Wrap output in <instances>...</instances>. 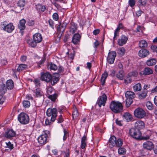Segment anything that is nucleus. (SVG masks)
Here are the masks:
<instances>
[{"instance_id":"4be33fe9","label":"nucleus","mask_w":157,"mask_h":157,"mask_svg":"<svg viewBox=\"0 0 157 157\" xmlns=\"http://www.w3.org/2000/svg\"><path fill=\"white\" fill-rule=\"evenodd\" d=\"M6 87L8 90L12 89L14 87L13 81L11 79L8 80L6 83Z\"/></svg>"},{"instance_id":"4c0bfd02","label":"nucleus","mask_w":157,"mask_h":157,"mask_svg":"<svg viewBox=\"0 0 157 157\" xmlns=\"http://www.w3.org/2000/svg\"><path fill=\"white\" fill-rule=\"evenodd\" d=\"M123 71L122 70H120L117 75V77L120 80H122L124 76Z\"/></svg>"},{"instance_id":"680f3d73","label":"nucleus","mask_w":157,"mask_h":157,"mask_svg":"<svg viewBox=\"0 0 157 157\" xmlns=\"http://www.w3.org/2000/svg\"><path fill=\"white\" fill-rule=\"evenodd\" d=\"M63 121V118L61 115H60L58 119V123H61Z\"/></svg>"},{"instance_id":"e433bc0d","label":"nucleus","mask_w":157,"mask_h":157,"mask_svg":"<svg viewBox=\"0 0 157 157\" xmlns=\"http://www.w3.org/2000/svg\"><path fill=\"white\" fill-rule=\"evenodd\" d=\"M59 80V79L58 77L55 76L52 77V79L50 81L51 84L52 85H54L57 83Z\"/></svg>"},{"instance_id":"dca6fc26","label":"nucleus","mask_w":157,"mask_h":157,"mask_svg":"<svg viewBox=\"0 0 157 157\" xmlns=\"http://www.w3.org/2000/svg\"><path fill=\"white\" fill-rule=\"evenodd\" d=\"M116 138L114 136H111L109 141V145L111 148H113L116 145Z\"/></svg>"},{"instance_id":"f704fd0d","label":"nucleus","mask_w":157,"mask_h":157,"mask_svg":"<svg viewBox=\"0 0 157 157\" xmlns=\"http://www.w3.org/2000/svg\"><path fill=\"white\" fill-rule=\"evenodd\" d=\"M27 68V66L25 64H20L18 66L17 70L20 72L23 70L26 69Z\"/></svg>"},{"instance_id":"1a4fd4ad","label":"nucleus","mask_w":157,"mask_h":157,"mask_svg":"<svg viewBox=\"0 0 157 157\" xmlns=\"http://www.w3.org/2000/svg\"><path fill=\"white\" fill-rule=\"evenodd\" d=\"M47 137L48 135L46 134L40 135L37 139L38 143L41 145L44 144L47 142Z\"/></svg>"},{"instance_id":"052dcab7","label":"nucleus","mask_w":157,"mask_h":157,"mask_svg":"<svg viewBox=\"0 0 157 157\" xmlns=\"http://www.w3.org/2000/svg\"><path fill=\"white\" fill-rule=\"evenodd\" d=\"M27 24L29 26H33L34 24V21L33 20H29Z\"/></svg>"},{"instance_id":"7c9ffc66","label":"nucleus","mask_w":157,"mask_h":157,"mask_svg":"<svg viewBox=\"0 0 157 157\" xmlns=\"http://www.w3.org/2000/svg\"><path fill=\"white\" fill-rule=\"evenodd\" d=\"M147 91L146 90H143L141 93L139 94V98L140 99H143L145 98L147 96Z\"/></svg>"},{"instance_id":"9b49d317","label":"nucleus","mask_w":157,"mask_h":157,"mask_svg":"<svg viewBox=\"0 0 157 157\" xmlns=\"http://www.w3.org/2000/svg\"><path fill=\"white\" fill-rule=\"evenodd\" d=\"M41 79L46 82H49L52 79V76L48 73H46L42 74L41 76Z\"/></svg>"},{"instance_id":"a18cd8bd","label":"nucleus","mask_w":157,"mask_h":157,"mask_svg":"<svg viewBox=\"0 0 157 157\" xmlns=\"http://www.w3.org/2000/svg\"><path fill=\"white\" fill-rule=\"evenodd\" d=\"M123 144V142L121 139H118L117 142L116 141V145L117 147L121 146Z\"/></svg>"},{"instance_id":"5701e85b","label":"nucleus","mask_w":157,"mask_h":157,"mask_svg":"<svg viewBox=\"0 0 157 157\" xmlns=\"http://www.w3.org/2000/svg\"><path fill=\"white\" fill-rule=\"evenodd\" d=\"M25 20L24 19L21 20L18 25V27L20 30H23L25 29Z\"/></svg>"},{"instance_id":"8fccbe9b","label":"nucleus","mask_w":157,"mask_h":157,"mask_svg":"<svg viewBox=\"0 0 157 157\" xmlns=\"http://www.w3.org/2000/svg\"><path fill=\"white\" fill-rule=\"evenodd\" d=\"M53 90L54 89H53L52 87H48L47 88V92L48 94L49 95L52 93Z\"/></svg>"},{"instance_id":"58836bf2","label":"nucleus","mask_w":157,"mask_h":157,"mask_svg":"<svg viewBox=\"0 0 157 157\" xmlns=\"http://www.w3.org/2000/svg\"><path fill=\"white\" fill-rule=\"evenodd\" d=\"M34 92L35 93L36 96L37 97H40L42 95V92L39 89H36Z\"/></svg>"},{"instance_id":"a19ab883","label":"nucleus","mask_w":157,"mask_h":157,"mask_svg":"<svg viewBox=\"0 0 157 157\" xmlns=\"http://www.w3.org/2000/svg\"><path fill=\"white\" fill-rule=\"evenodd\" d=\"M57 97V94H54L52 95H49L48 98L52 101H55Z\"/></svg>"},{"instance_id":"0eeeda50","label":"nucleus","mask_w":157,"mask_h":157,"mask_svg":"<svg viewBox=\"0 0 157 157\" xmlns=\"http://www.w3.org/2000/svg\"><path fill=\"white\" fill-rule=\"evenodd\" d=\"M107 99L106 95L104 93L101 96H100L96 102V104L101 107V105L104 106L105 105Z\"/></svg>"},{"instance_id":"3c124183","label":"nucleus","mask_w":157,"mask_h":157,"mask_svg":"<svg viewBox=\"0 0 157 157\" xmlns=\"http://www.w3.org/2000/svg\"><path fill=\"white\" fill-rule=\"evenodd\" d=\"M118 53L121 55H123L125 52V49L124 48H121L118 49Z\"/></svg>"},{"instance_id":"cd10ccee","label":"nucleus","mask_w":157,"mask_h":157,"mask_svg":"<svg viewBox=\"0 0 157 157\" xmlns=\"http://www.w3.org/2000/svg\"><path fill=\"white\" fill-rule=\"evenodd\" d=\"M133 89L135 92L140 91L142 89L141 84L139 83L136 84L133 86Z\"/></svg>"},{"instance_id":"a211bd4d","label":"nucleus","mask_w":157,"mask_h":157,"mask_svg":"<svg viewBox=\"0 0 157 157\" xmlns=\"http://www.w3.org/2000/svg\"><path fill=\"white\" fill-rule=\"evenodd\" d=\"M33 37V40L37 43L41 42L42 39L41 35L39 33H36L34 34Z\"/></svg>"},{"instance_id":"ea45409f","label":"nucleus","mask_w":157,"mask_h":157,"mask_svg":"<svg viewBox=\"0 0 157 157\" xmlns=\"http://www.w3.org/2000/svg\"><path fill=\"white\" fill-rule=\"evenodd\" d=\"M146 105L149 110H152L153 109V104L149 101H148L147 102Z\"/></svg>"},{"instance_id":"2f4dec72","label":"nucleus","mask_w":157,"mask_h":157,"mask_svg":"<svg viewBox=\"0 0 157 157\" xmlns=\"http://www.w3.org/2000/svg\"><path fill=\"white\" fill-rule=\"evenodd\" d=\"M70 29V32L72 33H74L76 31L77 29L76 25L74 23H71Z\"/></svg>"},{"instance_id":"f8f14e48","label":"nucleus","mask_w":157,"mask_h":157,"mask_svg":"<svg viewBox=\"0 0 157 157\" xmlns=\"http://www.w3.org/2000/svg\"><path fill=\"white\" fill-rule=\"evenodd\" d=\"M143 147L147 150H151L154 148V144L151 141H146L143 144Z\"/></svg>"},{"instance_id":"e2e57ef3","label":"nucleus","mask_w":157,"mask_h":157,"mask_svg":"<svg viewBox=\"0 0 157 157\" xmlns=\"http://www.w3.org/2000/svg\"><path fill=\"white\" fill-rule=\"evenodd\" d=\"M129 75L134 77H136L137 75V73L136 71L132 72L129 74Z\"/></svg>"},{"instance_id":"49530a36","label":"nucleus","mask_w":157,"mask_h":157,"mask_svg":"<svg viewBox=\"0 0 157 157\" xmlns=\"http://www.w3.org/2000/svg\"><path fill=\"white\" fill-rule=\"evenodd\" d=\"M78 115V110L76 109H74L72 113V116L73 118H76Z\"/></svg>"},{"instance_id":"6e6d98bb","label":"nucleus","mask_w":157,"mask_h":157,"mask_svg":"<svg viewBox=\"0 0 157 157\" xmlns=\"http://www.w3.org/2000/svg\"><path fill=\"white\" fill-rule=\"evenodd\" d=\"M64 135L63 136V140L64 141L67 139L68 132L65 129L63 130Z\"/></svg>"},{"instance_id":"bb28decb","label":"nucleus","mask_w":157,"mask_h":157,"mask_svg":"<svg viewBox=\"0 0 157 157\" xmlns=\"http://www.w3.org/2000/svg\"><path fill=\"white\" fill-rule=\"evenodd\" d=\"M125 96L126 98L133 99L135 97V93L131 91H127L125 94Z\"/></svg>"},{"instance_id":"aec40b11","label":"nucleus","mask_w":157,"mask_h":157,"mask_svg":"<svg viewBox=\"0 0 157 157\" xmlns=\"http://www.w3.org/2000/svg\"><path fill=\"white\" fill-rule=\"evenodd\" d=\"M36 8L39 13L44 12L46 10V7L45 6L39 4L36 6Z\"/></svg>"},{"instance_id":"09e8293b","label":"nucleus","mask_w":157,"mask_h":157,"mask_svg":"<svg viewBox=\"0 0 157 157\" xmlns=\"http://www.w3.org/2000/svg\"><path fill=\"white\" fill-rule=\"evenodd\" d=\"M126 152L125 149L124 148H119L118 150V152L120 154H123Z\"/></svg>"},{"instance_id":"393cba45","label":"nucleus","mask_w":157,"mask_h":157,"mask_svg":"<svg viewBox=\"0 0 157 157\" xmlns=\"http://www.w3.org/2000/svg\"><path fill=\"white\" fill-rule=\"evenodd\" d=\"M122 27L123 26L122 24L121 23H119L114 32V36L113 37V39L114 40H116V37L118 36V33L119 32L120 30L122 28Z\"/></svg>"},{"instance_id":"f3484780","label":"nucleus","mask_w":157,"mask_h":157,"mask_svg":"<svg viewBox=\"0 0 157 157\" xmlns=\"http://www.w3.org/2000/svg\"><path fill=\"white\" fill-rule=\"evenodd\" d=\"M135 128L140 129L143 128L144 127V124L143 121H136L134 124Z\"/></svg>"},{"instance_id":"774afa93","label":"nucleus","mask_w":157,"mask_h":157,"mask_svg":"<svg viewBox=\"0 0 157 157\" xmlns=\"http://www.w3.org/2000/svg\"><path fill=\"white\" fill-rule=\"evenodd\" d=\"M151 91V93H157V86L152 89Z\"/></svg>"},{"instance_id":"de8ad7c7","label":"nucleus","mask_w":157,"mask_h":157,"mask_svg":"<svg viewBox=\"0 0 157 157\" xmlns=\"http://www.w3.org/2000/svg\"><path fill=\"white\" fill-rule=\"evenodd\" d=\"M50 68L51 70H56L57 69V66L55 64L51 63L50 64Z\"/></svg>"},{"instance_id":"412c9836","label":"nucleus","mask_w":157,"mask_h":157,"mask_svg":"<svg viewBox=\"0 0 157 157\" xmlns=\"http://www.w3.org/2000/svg\"><path fill=\"white\" fill-rule=\"evenodd\" d=\"M123 118L127 122L130 121L132 119V115L129 113L126 112L123 116Z\"/></svg>"},{"instance_id":"473e14b6","label":"nucleus","mask_w":157,"mask_h":157,"mask_svg":"<svg viewBox=\"0 0 157 157\" xmlns=\"http://www.w3.org/2000/svg\"><path fill=\"white\" fill-rule=\"evenodd\" d=\"M27 43L30 46L34 47L36 46L37 43L33 41L32 39H28L26 41Z\"/></svg>"},{"instance_id":"603ef678","label":"nucleus","mask_w":157,"mask_h":157,"mask_svg":"<svg viewBox=\"0 0 157 157\" xmlns=\"http://www.w3.org/2000/svg\"><path fill=\"white\" fill-rule=\"evenodd\" d=\"M128 3L129 6L132 7L135 5L136 2L135 0H128Z\"/></svg>"},{"instance_id":"bf43d9fd","label":"nucleus","mask_w":157,"mask_h":157,"mask_svg":"<svg viewBox=\"0 0 157 157\" xmlns=\"http://www.w3.org/2000/svg\"><path fill=\"white\" fill-rule=\"evenodd\" d=\"M132 80L130 77L127 78L126 79H124V82L126 84H128V83L131 82Z\"/></svg>"},{"instance_id":"5fc2aeb1","label":"nucleus","mask_w":157,"mask_h":157,"mask_svg":"<svg viewBox=\"0 0 157 157\" xmlns=\"http://www.w3.org/2000/svg\"><path fill=\"white\" fill-rule=\"evenodd\" d=\"M147 2V0H139L138 2L142 6H144Z\"/></svg>"},{"instance_id":"79ce46f5","label":"nucleus","mask_w":157,"mask_h":157,"mask_svg":"<svg viewBox=\"0 0 157 157\" xmlns=\"http://www.w3.org/2000/svg\"><path fill=\"white\" fill-rule=\"evenodd\" d=\"M125 101L126 105L127 107H128L132 102V99L128 98H126Z\"/></svg>"},{"instance_id":"c85d7f7f","label":"nucleus","mask_w":157,"mask_h":157,"mask_svg":"<svg viewBox=\"0 0 157 157\" xmlns=\"http://www.w3.org/2000/svg\"><path fill=\"white\" fill-rule=\"evenodd\" d=\"M108 76L107 73L105 72L103 74H102L101 79V85H103L105 82V80Z\"/></svg>"},{"instance_id":"c03bdc74","label":"nucleus","mask_w":157,"mask_h":157,"mask_svg":"<svg viewBox=\"0 0 157 157\" xmlns=\"http://www.w3.org/2000/svg\"><path fill=\"white\" fill-rule=\"evenodd\" d=\"M17 4L19 6L23 7L25 4V0H19Z\"/></svg>"},{"instance_id":"f03ea898","label":"nucleus","mask_w":157,"mask_h":157,"mask_svg":"<svg viewBox=\"0 0 157 157\" xmlns=\"http://www.w3.org/2000/svg\"><path fill=\"white\" fill-rule=\"evenodd\" d=\"M46 114L48 117H51V121L54 122L57 115V110L55 108H48L46 111Z\"/></svg>"},{"instance_id":"423d86ee","label":"nucleus","mask_w":157,"mask_h":157,"mask_svg":"<svg viewBox=\"0 0 157 157\" xmlns=\"http://www.w3.org/2000/svg\"><path fill=\"white\" fill-rule=\"evenodd\" d=\"M134 115L135 117L139 119H142L146 115L145 111L141 108H138L134 111Z\"/></svg>"},{"instance_id":"6ab92c4d","label":"nucleus","mask_w":157,"mask_h":157,"mask_svg":"<svg viewBox=\"0 0 157 157\" xmlns=\"http://www.w3.org/2000/svg\"><path fill=\"white\" fill-rule=\"evenodd\" d=\"M81 38V36L78 33L75 34L73 36L72 41L73 43L75 44H77Z\"/></svg>"},{"instance_id":"f257e3e1","label":"nucleus","mask_w":157,"mask_h":157,"mask_svg":"<svg viewBox=\"0 0 157 157\" xmlns=\"http://www.w3.org/2000/svg\"><path fill=\"white\" fill-rule=\"evenodd\" d=\"M109 107L111 111L115 113L121 112L122 111L123 108L121 103L115 101H112L111 102Z\"/></svg>"},{"instance_id":"2eb2a0df","label":"nucleus","mask_w":157,"mask_h":157,"mask_svg":"<svg viewBox=\"0 0 157 157\" xmlns=\"http://www.w3.org/2000/svg\"><path fill=\"white\" fill-rule=\"evenodd\" d=\"M16 135V133L12 129H10L6 132L5 136L8 138H10L14 137Z\"/></svg>"},{"instance_id":"72a5a7b5","label":"nucleus","mask_w":157,"mask_h":157,"mask_svg":"<svg viewBox=\"0 0 157 157\" xmlns=\"http://www.w3.org/2000/svg\"><path fill=\"white\" fill-rule=\"evenodd\" d=\"M139 46L140 48H145L147 47V44L146 41L142 40L139 41Z\"/></svg>"},{"instance_id":"4d7b16f0","label":"nucleus","mask_w":157,"mask_h":157,"mask_svg":"<svg viewBox=\"0 0 157 157\" xmlns=\"http://www.w3.org/2000/svg\"><path fill=\"white\" fill-rule=\"evenodd\" d=\"M53 19L55 21H57L59 19V16L58 14L56 13H54L53 15Z\"/></svg>"},{"instance_id":"9d476101","label":"nucleus","mask_w":157,"mask_h":157,"mask_svg":"<svg viewBox=\"0 0 157 157\" xmlns=\"http://www.w3.org/2000/svg\"><path fill=\"white\" fill-rule=\"evenodd\" d=\"M153 70L151 68L147 67L144 68V70L139 73L141 76L143 75H151L153 73Z\"/></svg>"},{"instance_id":"ddd939ff","label":"nucleus","mask_w":157,"mask_h":157,"mask_svg":"<svg viewBox=\"0 0 157 157\" xmlns=\"http://www.w3.org/2000/svg\"><path fill=\"white\" fill-rule=\"evenodd\" d=\"M128 40L127 36L124 35H122L121 38L118 40V44L119 45L122 46L126 43Z\"/></svg>"},{"instance_id":"4468645a","label":"nucleus","mask_w":157,"mask_h":157,"mask_svg":"<svg viewBox=\"0 0 157 157\" xmlns=\"http://www.w3.org/2000/svg\"><path fill=\"white\" fill-rule=\"evenodd\" d=\"M149 54V52L147 50L143 49L140 50L138 52V55L140 57L144 58L147 56Z\"/></svg>"},{"instance_id":"6e6552de","label":"nucleus","mask_w":157,"mask_h":157,"mask_svg":"<svg viewBox=\"0 0 157 157\" xmlns=\"http://www.w3.org/2000/svg\"><path fill=\"white\" fill-rule=\"evenodd\" d=\"M116 56V53L115 52H109L107 58V62L110 64H113L114 63Z\"/></svg>"},{"instance_id":"7ed1b4c3","label":"nucleus","mask_w":157,"mask_h":157,"mask_svg":"<svg viewBox=\"0 0 157 157\" xmlns=\"http://www.w3.org/2000/svg\"><path fill=\"white\" fill-rule=\"evenodd\" d=\"M129 133L132 137L137 140L141 139V133L139 129L135 128H131L129 130Z\"/></svg>"},{"instance_id":"a878e982","label":"nucleus","mask_w":157,"mask_h":157,"mask_svg":"<svg viewBox=\"0 0 157 157\" xmlns=\"http://www.w3.org/2000/svg\"><path fill=\"white\" fill-rule=\"evenodd\" d=\"M66 25L67 24L66 23H60L59 25L57 26L58 30L63 32L66 28Z\"/></svg>"},{"instance_id":"c9c22d12","label":"nucleus","mask_w":157,"mask_h":157,"mask_svg":"<svg viewBox=\"0 0 157 157\" xmlns=\"http://www.w3.org/2000/svg\"><path fill=\"white\" fill-rule=\"evenodd\" d=\"M6 89L4 84L0 85V94H3L6 93Z\"/></svg>"},{"instance_id":"39448f33","label":"nucleus","mask_w":157,"mask_h":157,"mask_svg":"<svg viewBox=\"0 0 157 157\" xmlns=\"http://www.w3.org/2000/svg\"><path fill=\"white\" fill-rule=\"evenodd\" d=\"M1 26L4 30L8 33H11L14 29V27L12 23L7 24L6 21L2 22Z\"/></svg>"},{"instance_id":"37998d69","label":"nucleus","mask_w":157,"mask_h":157,"mask_svg":"<svg viewBox=\"0 0 157 157\" xmlns=\"http://www.w3.org/2000/svg\"><path fill=\"white\" fill-rule=\"evenodd\" d=\"M30 102L28 101H24L23 102V105L25 108L29 107L30 106Z\"/></svg>"},{"instance_id":"0e129e2a","label":"nucleus","mask_w":157,"mask_h":157,"mask_svg":"<svg viewBox=\"0 0 157 157\" xmlns=\"http://www.w3.org/2000/svg\"><path fill=\"white\" fill-rule=\"evenodd\" d=\"M1 63L2 65H5L7 63V60L5 59H3L1 60Z\"/></svg>"},{"instance_id":"b1692460","label":"nucleus","mask_w":157,"mask_h":157,"mask_svg":"<svg viewBox=\"0 0 157 157\" xmlns=\"http://www.w3.org/2000/svg\"><path fill=\"white\" fill-rule=\"evenodd\" d=\"M86 137L84 135L81 140V147L82 149H84L86 146Z\"/></svg>"},{"instance_id":"864d4df0","label":"nucleus","mask_w":157,"mask_h":157,"mask_svg":"<svg viewBox=\"0 0 157 157\" xmlns=\"http://www.w3.org/2000/svg\"><path fill=\"white\" fill-rule=\"evenodd\" d=\"M6 147L11 150L13 148V145L10 142L6 143Z\"/></svg>"},{"instance_id":"338daca9","label":"nucleus","mask_w":157,"mask_h":157,"mask_svg":"<svg viewBox=\"0 0 157 157\" xmlns=\"http://www.w3.org/2000/svg\"><path fill=\"white\" fill-rule=\"evenodd\" d=\"M151 48V49L153 51V52H157V47L155 45H152Z\"/></svg>"},{"instance_id":"13d9d810","label":"nucleus","mask_w":157,"mask_h":157,"mask_svg":"<svg viewBox=\"0 0 157 157\" xmlns=\"http://www.w3.org/2000/svg\"><path fill=\"white\" fill-rule=\"evenodd\" d=\"M33 82L36 86H40V81L38 79H35Z\"/></svg>"},{"instance_id":"c756f323","label":"nucleus","mask_w":157,"mask_h":157,"mask_svg":"<svg viewBox=\"0 0 157 157\" xmlns=\"http://www.w3.org/2000/svg\"><path fill=\"white\" fill-rule=\"evenodd\" d=\"M156 62V59H150L146 62V64L147 66H151L155 65Z\"/></svg>"},{"instance_id":"69168bd1","label":"nucleus","mask_w":157,"mask_h":157,"mask_svg":"<svg viewBox=\"0 0 157 157\" xmlns=\"http://www.w3.org/2000/svg\"><path fill=\"white\" fill-rule=\"evenodd\" d=\"M115 74V70H111L109 71V75L112 76H114Z\"/></svg>"},{"instance_id":"20e7f679","label":"nucleus","mask_w":157,"mask_h":157,"mask_svg":"<svg viewBox=\"0 0 157 157\" xmlns=\"http://www.w3.org/2000/svg\"><path fill=\"white\" fill-rule=\"evenodd\" d=\"M18 119L19 122L23 124H27L29 123V121L28 115L24 113H21L19 115Z\"/></svg>"}]
</instances>
